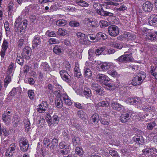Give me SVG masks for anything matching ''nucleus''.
<instances>
[{
	"label": "nucleus",
	"mask_w": 157,
	"mask_h": 157,
	"mask_svg": "<svg viewBox=\"0 0 157 157\" xmlns=\"http://www.w3.org/2000/svg\"><path fill=\"white\" fill-rule=\"evenodd\" d=\"M91 86V89L95 92L97 94L99 95H103L104 94V89L98 84L95 82H92Z\"/></svg>",
	"instance_id": "nucleus-4"
},
{
	"label": "nucleus",
	"mask_w": 157,
	"mask_h": 157,
	"mask_svg": "<svg viewBox=\"0 0 157 157\" xmlns=\"http://www.w3.org/2000/svg\"><path fill=\"white\" fill-rule=\"evenodd\" d=\"M74 76L78 78L81 77L82 74L80 72V70L79 68L78 64H75V66L74 69Z\"/></svg>",
	"instance_id": "nucleus-23"
},
{
	"label": "nucleus",
	"mask_w": 157,
	"mask_h": 157,
	"mask_svg": "<svg viewBox=\"0 0 157 157\" xmlns=\"http://www.w3.org/2000/svg\"><path fill=\"white\" fill-rule=\"evenodd\" d=\"M33 6L31 5H30L28 7H26L25 8V13L26 14L29 13L31 10L33 9Z\"/></svg>",
	"instance_id": "nucleus-62"
},
{
	"label": "nucleus",
	"mask_w": 157,
	"mask_h": 157,
	"mask_svg": "<svg viewBox=\"0 0 157 157\" xmlns=\"http://www.w3.org/2000/svg\"><path fill=\"white\" fill-rule=\"evenodd\" d=\"M89 56L88 58L90 59L91 58L94 56L95 55V53L93 49H90L88 51Z\"/></svg>",
	"instance_id": "nucleus-52"
},
{
	"label": "nucleus",
	"mask_w": 157,
	"mask_h": 157,
	"mask_svg": "<svg viewBox=\"0 0 157 157\" xmlns=\"http://www.w3.org/2000/svg\"><path fill=\"white\" fill-rule=\"evenodd\" d=\"M41 36L38 35L35 36L32 41V48H35L41 43Z\"/></svg>",
	"instance_id": "nucleus-15"
},
{
	"label": "nucleus",
	"mask_w": 157,
	"mask_h": 157,
	"mask_svg": "<svg viewBox=\"0 0 157 157\" xmlns=\"http://www.w3.org/2000/svg\"><path fill=\"white\" fill-rule=\"evenodd\" d=\"M16 147V145L14 143H13L11 144L10 146L8 148V150L13 152V153H14V151L15 150Z\"/></svg>",
	"instance_id": "nucleus-55"
},
{
	"label": "nucleus",
	"mask_w": 157,
	"mask_h": 157,
	"mask_svg": "<svg viewBox=\"0 0 157 157\" xmlns=\"http://www.w3.org/2000/svg\"><path fill=\"white\" fill-rule=\"evenodd\" d=\"M21 150L23 152H26L28 150L29 147V144L28 142L23 144L21 145H19Z\"/></svg>",
	"instance_id": "nucleus-40"
},
{
	"label": "nucleus",
	"mask_w": 157,
	"mask_h": 157,
	"mask_svg": "<svg viewBox=\"0 0 157 157\" xmlns=\"http://www.w3.org/2000/svg\"><path fill=\"white\" fill-rule=\"evenodd\" d=\"M76 153L79 156L82 155L83 154V151L82 148L77 147L75 149Z\"/></svg>",
	"instance_id": "nucleus-58"
},
{
	"label": "nucleus",
	"mask_w": 157,
	"mask_h": 157,
	"mask_svg": "<svg viewBox=\"0 0 157 157\" xmlns=\"http://www.w3.org/2000/svg\"><path fill=\"white\" fill-rule=\"evenodd\" d=\"M96 78L103 85L110 80V78L105 75L99 74L96 75Z\"/></svg>",
	"instance_id": "nucleus-8"
},
{
	"label": "nucleus",
	"mask_w": 157,
	"mask_h": 157,
	"mask_svg": "<svg viewBox=\"0 0 157 157\" xmlns=\"http://www.w3.org/2000/svg\"><path fill=\"white\" fill-rule=\"evenodd\" d=\"M145 77L146 75L144 74L141 75L140 74H139L137 76L136 75L132 80V85L133 86H137L140 84Z\"/></svg>",
	"instance_id": "nucleus-5"
},
{
	"label": "nucleus",
	"mask_w": 157,
	"mask_h": 157,
	"mask_svg": "<svg viewBox=\"0 0 157 157\" xmlns=\"http://www.w3.org/2000/svg\"><path fill=\"white\" fill-rule=\"evenodd\" d=\"M24 56L21 55L20 56H17V62L20 65L22 66L24 63Z\"/></svg>",
	"instance_id": "nucleus-37"
},
{
	"label": "nucleus",
	"mask_w": 157,
	"mask_h": 157,
	"mask_svg": "<svg viewBox=\"0 0 157 157\" xmlns=\"http://www.w3.org/2000/svg\"><path fill=\"white\" fill-rule=\"evenodd\" d=\"M8 40L4 39L2 45L1 49L6 51L8 48Z\"/></svg>",
	"instance_id": "nucleus-44"
},
{
	"label": "nucleus",
	"mask_w": 157,
	"mask_h": 157,
	"mask_svg": "<svg viewBox=\"0 0 157 157\" xmlns=\"http://www.w3.org/2000/svg\"><path fill=\"white\" fill-rule=\"evenodd\" d=\"M110 64L108 62H104L100 65V67L103 71L108 70L110 67Z\"/></svg>",
	"instance_id": "nucleus-30"
},
{
	"label": "nucleus",
	"mask_w": 157,
	"mask_h": 157,
	"mask_svg": "<svg viewBox=\"0 0 157 157\" xmlns=\"http://www.w3.org/2000/svg\"><path fill=\"white\" fill-rule=\"evenodd\" d=\"M41 66L43 67L44 71L48 72L51 71V67L47 62H44L42 63Z\"/></svg>",
	"instance_id": "nucleus-35"
},
{
	"label": "nucleus",
	"mask_w": 157,
	"mask_h": 157,
	"mask_svg": "<svg viewBox=\"0 0 157 157\" xmlns=\"http://www.w3.org/2000/svg\"><path fill=\"white\" fill-rule=\"evenodd\" d=\"M63 99L64 101V102L65 104L70 106L72 104V102L71 101L70 99L69 98L67 94H64L63 95Z\"/></svg>",
	"instance_id": "nucleus-26"
},
{
	"label": "nucleus",
	"mask_w": 157,
	"mask_h": 157,
	"mask_svg": "<svg viewBox=\"0 0 157 157\" xmlns=\"http://www.w3.org/2000/svg\"><path fill=\"white\" fill-rule=\"evenodd\" d=\"M130 114L128 113H123L120 117V120L122 123L127 122L130 119Z\"/></svg>",
	"instance_id": "nucleus-16"
},
{
	"label": "nucleus",
	"mask_w": 157,
	"mask_h": 157,
	"mask_svg": "<svg viewBox=\"0 0 157 157\" xmlns=\"http://www.w3.org/2000/svg\"><path fill=\"white\" fill-rule=\"evenodd\" d=\"M28 94L30 99L32 100L34 98L35 94L33 90H29L28 92Z\"/></svg>",
	"instance_id": "nucleus-53"
},
{
	"label": "nucleus",
	"mask_w": 157,
	"mask_h": 157,
	"mask_svg": "<svg viewBox=\"0 0 157 157\" xmlns=\"http://www.w3.org/2000/svg\"><path fill=\"white\" fill-rule=\"evenodd\" d=\"M148 23L149 25L155 27L157 24V14L151 15L148 19Z\"/></svg>",
	"instance_id": "nucleus-10"
},
{
	"label": "nucleus",
	"mask_w": 157,
	"mask_h": 157,
	"mask_svg": "<svg viewBox=\"0 0 157 157\" xmlns=\"http://www.w3.org/2000/svg\"><path fill=\"white\" fill-rule=\"evenodd\" d=\"M133 140L137 143L142 144L144 142L143 136L140 134L136 135L133 138Z\"/></svg>",
	"instance_id": "nucleus-20"
},
{
	"label": "nucleus",
	"mask_w": 157,
	"mask_h": 157,
	"mask_svg": "<svg viewBox=\"0 0 157 157\" xmlns=\"http://www.w3.org/2000/svg\"><path fill=\"white\" fill-rule=\"evenodd\" d=\"M46 120L48 126H50L53 124H58L59 120V117L56 115H53L52 117L50 114H47Z\"/></svg>",
	"instance_id": "nucleus-3"
},
{
	"label": "nucleus",
	"mask_w": 157,
	"mask_h": 157,
	"mask_svg": "<svg viewBox=\"0 0 157 157\" xmlns=\"http://www.w3.org/2000/svg\"><path fill=\"white\" fill-rule=\"evenodd\" d=\"M32 49L29 46H26L23 50L21 55L24 56L27 59H29V57L31 55Z\"/></svg>",
	"instance_id": "nucleus-14"
},
{
	"label": "nucleus",
	"mask_w": 157,
	"mask_h": 157,
	"mask_svg": "<svg viewBox=\"0 0 157 157\" xmlns=\"http://www.w3.org/2000/svg\"><path fill=\"white\" fill-rule=\"evenodd\" d=\"M106 86L105 87L107 89L109 90H111L114 89V87L113 85H111L110 83H109L108 82H106V83L104 84Z\"/></svg>",
	"instance_id": "nucleus-63"
},
{
	"label": "nucleus",
	"mask_w": 157,
	"mask_h": 157,
	"mask_svg": "<svg viewBox=\"0 0 157 157\" xmlns=\"http://www.w3.org/2000/svg\"><path fill=\"white\" fill-rule=\"evenodd\" d=\"M67 34V31L64 29L59 28L57 33V35L64 36Z\"/></svg>",
	"instance_id": "nucleus-43"
},
{
	"label": "nucleus",
	"mask_w": 157,
	"mask_h": 157,
	"mask_svg": "<svg viewBox=\"0 0 157 157\" xmlns=\"http://www.w3.org/2000/svg\"><path fill=\"white\" fill-rule=\"evenodd\" d=\"M132 53L124 54L119 57L117 60L121 63H127L132 61Z\"/></svg>",
	"instance_id": "nucleus-6"
},
{
	"label": "nucleus",
	"mask_w": 157,
	"mask_h": 157,
	"mask_svg": "<svg viewBox=\"0 0 157 157\" xmlns=\"http://www.w3.org/2000/svg\"><path fill=\"white\" fill-rule=\"evenodd\" d=\"M13 76V74H6V76L4 80V86L5 88L7 87L8 84L11 81Z\"/></svg>",
	"instance_id": "nucleus-24"
},
{
	"label": "nucleus",
	"mask_w": 157,
	"mask_h": 157,
	"mask_svg": "<svg viewBox=\"0 0 157 157\" xmlns=\"http://www.w3.org/2000/svg\"><path fill=\"white\" fill-rule=\"evenodd\" d=\"M108 116H106L105 117L103 116L99 119V120L100 121L101 123L104 125H108L109 124V122L108 120H106L105 118H107Z\"/></svg>",
	"instance_id": "nucleus-38"
},
{
	"label": "nucleus",
	"mask_w": 157,
	"mask_h": 157,
	"mask_svg": "<svg viewBox=\"0 0 157 157\" xmlns=\"http://www.w3.org/2000/svg\"><path fill=\"white\" fill-rule=\"evenodd\" d=\"M55 103L58 108H61L63 106L62 101L61 99L56 100L55 101Z\"/></svg>",
	"instance_id": "nucleus-50"
},
{
	"label": "nucleus",
	"mask_w": 157,
	"mask_h": 157,
	"mask_svg": "<svg viewBox=\"0 0 157 157\" xmlns=\"http://www.w3.org/2000/svg\"><path fill=\"white\" fill-rule=\"evenodd\" d=\"M76 3L78 5L82 7H86L89 6V4L83 0H77Z\"/></svg>",
	"instance_id": "nucleus-31"
},
{
	"label": "nucleus",
	"mask_w": 157,
	"mask_h": 157,
	"mask_svg": "<svg viewBox=\"0 0 157 157\" xmlns=\"http://www.w3.org/2000/svg\"><path fill=\"white\" fill-rule=\"evenodd\" d=\"M153 5L149 1H146L143 5V10L147 12H150L152 10Z\"/></svg>",
	"instance_id": "nucleus-11"
},
{
	"label": "nucleus",
	"mask_w": 157,
	"mask_h": 157,
	"mask_svg": "<svg viewBox=\"0 0 157 157\" xmlns=\"http://www.w3.org/2000/svg\"><path fill=\"white\" fill-rule=\"evenodd\" d=\"M107 99H109L108 98H107L105 100H103L99 102L98 104V105L100 106H101L103 107H108L109 106V104L108 101H107Z\"/></svg>",
	"instance_id": "nucleus-41"
},
{
	"label": "nucleus",
	"mask_w": 157,
	"mask_h": 157,
	"mask_svg": "<svg viewBox=\"0 0 157 157\" xmlns=\"http://www.w3.org/2000/svg\"><path fill=\"white\" fill-rule=\"evenodd\" d=\"M69 25L71 27H78L80 25L79 22L75 21H72L70 22Z\"/></svg>",
	"instance_id": "nucleus-49"
},
{
	"label": "nucleus",
	"mask_w": 157,
	"mask_h": 157,
	"mask_svg": "<svg viewBox=\"0 0 157 157\" xmlns=\"http://www.w3.org/2000/svg\"><path fill=\"white\" fill-rule=\"evenodd\" d=\"M105 49L104 46L99 48L96 50L95 52V54L97 56H99L104 51Z\"/></svg>",
	"instance_id": "nucleus-46"
},
{
	"label": "nucleus",
	"mask_w": 157,
	"mask_h": 157,
	"mask_svg": "<svg viewBox=\"0 0 157 157\" xmlns=\"http://www.w3.org/2000/svg\"><path fill=\"white\" fill-rule=\"evenodd\" d=\"M108 33L111 36H116L119 34V29L115 25H111L108 28Z\"/></svg>",
	"instance_id": "nucleus-7"
},
{
	"label": "nucleus",
	"mask_w": 157,
	"mask_h": 157,
	"mask_svg": "<svg viewBox=\"0 0 157 157\" xmlns=\"http://www.w3.org/2000/svg\"><path fill=\"white\" fill-rule=\"evenodd\" d=\"M108 73L113 77H116L117 75V72L114 70H109L108 71Z\"/></svg>",
	"instance_id": "nucleus-64"
},
{
	"label": "nucleus",
	"mask_w": 157,
	"mask_h": 157,
	"mask_svg": "<svg viewBox=\"0 0 157 157\" xmlns=\"http://www.w3.org/2000/svg\"><path fill=\"white\" fill-rule=\"evenodd\" d=\"M83 70L85 77L87 78H90L92 76V72L90 68L86 66L84 67Z\"/></svg>",
	"instance_id": "nucleus-19"
},
{
	"label": "nucleus",
	"mask_w": 157,
	"mask_h": 157,
	"mask_svg": "<svg viewBox=\"0 0 157 157\" xmlns=\"http://www.w3.org/2000/svg\"><path fill=\"white\" fill-rule=\"evenodd\" d=\"M99 119V116L97 114H94L91 117L90 121L92 122H93L95 124L97 123L98 122Z\"/></svg>",
	"instance_id": "nucleus-34"
},
{
	"label": "nucleus",
	"mask_w": 157,
	"mask_h": 157,
	"mask_svg": "<svg viewBox=\"0 0 157 157\" xmlns=\"http://www.w3.org/2000/svg\"><path fill=\"white\" fill-rule=\"evenodd\" d=\"M126 35V37L128 40H132L136 38V36L133 33L129 32L126 33L125 34Z\"/></svg>",
	"instance_id": "nucleus-42"
},
{
	"label": "nucleus",
	"mask_w": 157,
	"mask_h": 157,
	"mask_svg": "<svg viewBox=\"0 0 157 157\" xmlns=\"http://www.w3.org/2000/svg\"><path fill=\"white\" fill-rule=\"evenodd\" d=\"M83 94L87 98H90L92 95L91 90L87 87H85L83 91Z\"/></svg>",
	"instance_id": "nucleus-25"
},
{
	"label": "nucleus",
	"mask_w": 157,
	"mask_h": 157,
	"mask_svg": "<svg viewBox=\"0 0 157 157\" xmlns=\"http://www.w3.org/2000/svg\"><path fill=\"white\" fill-rule=\"evenodd\" d=\"M72 142L74 145L76 146L80 143V138L77 136H72Z\"/></svg>",
	"instance_id": "nucleus-32"
},
{
	"label": "nucleus",
	"mask_w": 157,
	"mask_h": 157,
	"mask_svg": "<svg viewBox=\"0 0 157 157\" xmlns=\"http://www.w3.org/2000/svg\"><path fill=\"white\" fill-rule=\"evenodd\" d=\"M113 11H109L104 10L103 8H101L100 10H97L96 11L97 13L98 14L104 17H114V14Z\"/></svg>",
	"instance_id": "nucleus-9"
},
{
	"label": "nucleus",
	"mask_w": 157,
	"mask_h": 157,
	"mask_svg": "<svg viewBox=\"0 0 157 157\" xmlns=\"http://www.w3.org/2000/svg\"><path fill=\"white\" fill-rule=\"evenodd\" d=\"M144 150L146 153H150V154H155L157 152L156 149L154 147L146 148Z\"/></svg>",
	"instance_id": "nucleus-45"
},
{
	"label": "nucleus",
	"mask_w": 157,
	"mask_h": 157,
	"mask_svg": "<svg viewBox=\"0 0 157 157\" xmlns=\"http://www.w3.org/2000/svg\"><path fill=\"white\" fill-rule=\"evenodd\" d=\"M23 19V16L22 15H20L18 16L17 17L16 19V21H15L14 23V25H16V24H17L20 23L21 21Z\"/></svg>",
	"instance_id": "nucleus-59"
},
{
	"label": "nucleus",
	"mask_w": 157,
	"mask_h": 157,
	"mask_svg": "<svg viewBox=\"0 0 157 157\" xmlns=\"http://www.w3.org/2000/svg\"><path fill=\"white\" fill-rule=\"evenodd\" d=\"M16 25H14V28L15 31L17 32H20L21 34L25 33L28 25V21L26 20H24L20 23Z\"/></svg>",
	"instance_id": "nucleus-2"
},
{
	"label": "nucleus",
	"mask_w": 157,
	"mask_h": 157,
	"mask_svg": "<svg viewBox=\"0 0 157 157\" xmlns=\"http://www.w3.org/2000/svg\"><path fill=\"white\" fill-rule=\"evenodd\" d=\"M155 125V123L154 122H152L147 124V128L149 130H151Z\"/></svg>",
	"instance_id": "nucleus-57"
},
{
	"label": "nucleus",
	"mask_w": 157,
	"mask_h": 157,
	"mask_svg": "<svg viewBox=\"0 0 157 157\" xmlns=\"http://www.w3.org/2000/svg\"><path fill=\"white\" fill-rule=\"evenodd\" d=\"M109 154L113 157H119L117 152L114 150H110L109 151Z\"/></svg>",
	"instance_id": "nucleus-54"
},
{
	"label": "nucleus",
	"mask_w": 157,
	"mask_h": 157,
	"mask_svg": "<svg viewBox=\"0 0 157 157\" xmlns=\"http://www.w3.org/2000/svg\"><path fill=\"white\" fill-rule=\"evenodd\" d=\"M59 74L62 79L68 83L71 82L73 79V75L71 74H69L64 70L59 71Z\"/></svg>",
	"instance_id": "nucleus-1"
},
{
	"label": "nucleus",
	"mask_w": 157,
	"mask_h": 157,
	"mask_svg": "<svg viewBox=\"0 0 157 157\" xmlns=\"http://www.w3.org/2000/svg\"><path fill=\"white\" fill-rule=\"evenodd\" d=\"M111 107L113 109L119 111L122 110L123 107L121 105L113 101L111 102Z\"/></svg>",
	"instance_id": "nucleus-18"
},
{
	"label": "nucleus",
	"mask_w": 157,
	"mask_h": 157,
	"mask_svg": "<svg viewBox=\"0 0 157 157\" xmlns=\"http://www.w3.org/2000/svg\"><path fill=\"white\" fill-rule=\"evenodd\" d=\"M65 142H61L59 143V148L61 149H63L65 148V149H69V146L66 145L65 144Z\"/></svg>",
	"instance_id": "nucleus-56"
},
{
	"label": "nucleus",
	"mask_w": 157,
	"mask_h": 157,
	"mask_svg": "<svg viewBox=\"0 0 157 157\" xmlns=\"http://www.w3.org/2000/svg\"><path fill=\"white\" fill-rule=\"evenodd\" d=\"M67 23V21L64 19H60L56 21V24L59 26L65 25Z\"/></svg>",
	"instance_id": "nucleus-29"
},
{
	"label": "nucleus",
	"mask_w": 157,
	"mask_h": 157,
	"mask_svg": "<svg viewBox=\"0 0 157 157\" xmlns=\"http://www.w3.org/2000/svg\"><path fill=\"white\" fill-rule=\"evenodd\" d=\"M11 118V115L4 113L2 114V118L6 125H8L10 124Z\"/></svg>",
	"instance_id": "nucleus-17"
},
{
	"label": "nucleus",
	"mask_w": 157,
	"mask_h": 157,
	"mask_svg": "<svg viewBox=\"0 0 157 157\" xmlns=\"http://www.w3.org/2000/svg\"><path fill=\"white\" fill-rule=\"evenodd\" d=\"M13 4L11 2H10L8 4V6L7 8L8 10V14L9 16L12 15V13L13 11Z\"/></svg>",
	"instance_id": "nucleus-39"
},
{
	"label": "nucleus",
	"mask_w": 157,
	"mask_h": 157,
	"mask_svg": "<svg viewBox=\"0 0 157 157\" xmlns=\"http://www.w3.org/2000/svg\"><path fill=\"white\" fill-rule=\"evenodd\" d=\"M126 101L132 105L136 104L141 105V104L142 103L140 98H128L126 99Z\"/></svg>",
	"instance_id": "nucleus-12"
},
{
	"label": "nucleus",
	"mask_w": 157,
	"mask_h": 157,
	"mask_svg": "<svg viewBox=\"0 0 157 157\" xmlns=\"http://www.w3.org/2000/svg\"><path fill=\"white\" fill-rule=\"evenodd\" d=\"M53 92L55 94V95L59 98H60L61 97L63 98V95L66 94L64 93L61 92L59 90H56L54 92L53 91Z\"/></svg>",
	"instance_id": "nucleus-48"
},
{
	"label": "nucleus",
	"mask_w": 157,
	"mask_h": 157,
	"mask_svg": "<svg viewBox=\"0 0 157 157\" xmlns=\"http://www.w3.org/2000/svg\"><path fill=\"white\" fill-rule=\"evenodd\" d=\"M151 75L155 77L157 80V66L154 67L152 66L151 67Z\"/></svg>",
	"instance_id": "nucleus-36"
},
{
	"label": "nucleus",
	"mask_w": 157,
	"mask_h": 157,
	"mask_svg": "<svg viewBox=\"0 0 157 157\" xmlns=\"http://www.w3.org/2000/svg\"><path fill=\"white\" fill-rule=\"evenodd\" d=\"M48 106V104L46 101H43L39 105V107L37 109V111L40 113H44L47 109Z\"/></svg>",
	"instance_id": "nucleus-13"
},
{
	"label": "nucleus",
	"mask_w": 157,
	"mask_h": 157,
	"mask_svg": "<svg viewBox=\"0 0 157 157\" xmlns=\"http://www.w3.org/2000/svg\"><path fill=\"white\" fill-rule=\"evenodd\" d=\"M78 116L81 119L85 120L86 117V114L82 110H79L77 112Z\"/></svg>",
	"instance_id": "nucleus-33"
},
{
	"label": "nucleus",
	"mask_w": 157,
	"mask_h": 157,
	"mask_svg": "<svg viewBox=\"0 0 157 157\" xmlns=\"http://www.w3.org/2000/svg\"><path fill=\"white\" fill-rule=\"evenodd\" d=\"M111 46L114 48L118 49H121L123 47L121 45L118 43H113L111 44Z\"/></svg>",
	"instance_id": "nucleus-61"
},
{
	"label": "nucleus",
	"mask_w": 157,
	"mask_h": 157,
	"mask_svg": "<svg viewBox=\"0 0 157 157\" xmlns=\"http://www.w3.org/2000/svg\"><path fill=\"white\" fill-rule=\"evenodd\" d=\"M46 34L48 36L51 37H55L57 36V33H56L54 31H51L49 30L47 31L46 33Z\"/></svg>",
	"instance_id": "nucleus-51"
},
{
	"label": "nucleus",
	"mask_w": 157,
	"mask_h": 157,
	"mask_svg": "<svg viewBox=\"0 0 157 157\" xmlns=\"http://www.w3.org/2000/svg\"><path fill=\"white\" fill-rule=\"evenodd\" d=\"M142 109L144 111L151 112L154 111L155 108L152 105H146L142 108Z\"/></svg>",
	"instance_id": "nucleus-27"
},
{
	"label": "nucleus",
	"mask_w": 157,
	"mask_h": 157,
	"mask_svg": "<svg viewBox=\"0 0 157 157\" xmlns=\"http://www.w3.org/2000/svg\"><path fill=\"white\" fill-rule=\"evenodd\" d=\"M54 52L56 54L60 55L62 53L63 49L61 46H59L58 45H56L53 49Z\"/></svg>",
	"instance_id": "nucleus-28"
},
{
	"label": "nucleus",
	"mask_w": 157,
	"mask_h": 157,
	"mask_svg": "<svg viewBox=\"0 0 157 157\" xmlns=\"http://www.w3.org/2000/svg\"><path fill=\"white\" fill-rule=\"evenodd\" d=\"M84 36V38L82 37L80 39V43L82 44H86L88 43V42L85 36Z\"/></svg>",
	"instance_id": "nucleus-60"
},
{
	"label": "nucleus",
	"mask_w": 157,
	"mask_h": 157,
	"mask_svg": "<svg viewBox=\"0 0 157 157\" xmlns=\"http://www.w3.org/2000/svg\"><path fill=\"white\" fill-rule=\"evenodd\" d=\"M19 145H21L27 143L28 142L27 139L24 137L20 138L18 140Z\"/></svg>",
	"instance_id": "nucleus-47"
},
{
	"label": "nucleus",
	"mask_w": 157,
	"mask_h": 157,
	"mask_svg": "<svg viewBox=\"0 0 157 157\" xmlns=\"http://www.w3.org/2000/svg\"><path fill=\"white\" fill-rule=\"evenodd\" d=\"M15 66L13 62H11L8 66L7 69L6 74H13L15 70Z\"/></svg>",
	"instance_id": "nucleus-21"
},
{
	"label": "nucleus",
	"mask_w": 157,
	"mask_h": 157,
	"mask_svg": "<svg viewBox=\"0 0 157 157\" xmlns=\"http://www.w3.org/2000/svg\"><path fill=\"white\" fill-rule=\"evenodd\" d=\"M146 38L148 40L151 41L155 40H156V36L154 35V33L153 31L148 32L146 33Z\"/></svg>",
	"instance_id": "nucleus-22"
}]
</instances>
